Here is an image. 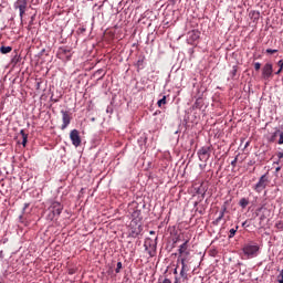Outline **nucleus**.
I'll list each match as a JSON object with an SVG mask.
<instances>
[{"label": "nucleus", "mask_w": 283, "mask_h": 283, "mask_svg": "<svg viewBox=\"0 0 283 283\" xmlns=\"http://www.w3.org/2000/svg\"><path fill=\"white\" fill-rule=\"evenodd\" d=\"M157 240H158L157 238L156 239L146 238L144 242L145 250L147 251L149 258H156V247L158 244Z\"/></svg>", "instance_id": "f257e3e1"}, {"label": "nucleus", "mask_w": 283, "mask_h": 283, "mask_svg": "<svg viewBox=\"0 0 283 283\" xmlns=\"http://www.w3.org/2000/svg\"><path fill=\"white\" fill-rule=\"evenodd\" d=\"M260 251L259 245H253V244H245L242 248V252L248 258V260H251V258H258V253Z\"/></svg>", "instance_id": "f03ea898"}, {"label": "nucleus", "mask_w": 283, "mask_h": 283, "mask_svg": "<svg viewBox=\"0 0 283 283\" xmlns=\"http://www.w3.org/2000/svg\"><path fill=\"white\" fill-rule=\"evenodd\" d=\"M268 185H269V177H266V175H262L259 181L256 182V185L254 186V191H256V193H262V190L266 189Z\"/></svg>", "instance_id": "7ed1b4c3"}, {"label": "nucleus", "mask_w": 283, "mask_h": 283, "mask_svg": "<svg viewBox=\"0 0 283 283\" xmlns=\"http://www.w3.org/2000/svg\"><path fill=\"white\" fill-rule=\"evenodd\" d=\"M198 156L202 163H207L208 159L211 157V148L209 146L200 148L198 151Z\"/></svg>", "instance_id": "20e7f679"}, {"label": "nucleus", "mask_w": 283, "mask_h": 283, "mask_svg": "<svg viewBox=\"0 0 283 283\" xmlns=\"http://www.w3.org/2000/svg\"><path fill=\"white\" fill-rule=\"evenodd\" d=\"M14 8L15 10H19L20 19H23V14H25V10H28V0H17Z\"/></svg>", "instance_id": "39448f33"}, {"label": "nucleus", "mask_w": 283, "mask_h": 283, "mask_svg": "<svg viewBox=\"0 0 283 283\" xmlns=\"http://www.w3.org/2000/svg\"><path fill=\"white\" fill-rule=\"evenodd\" d=\"M70 139L74 147H81V134L78 133V130L76 129L71 130Z\"/></svg>", "instance_id": "423d86ee"}, {"label": "nucleus", "mask_w": 283, "mask_h": 283, "mask_svg": "<svg viewBox=\"0 0 283 283\" xmlns=\"http://www.w3.org/2000/svg\"><path fill=\"white\" fill-rule=\"evenodd\" d=\"M273 76V64L271 63H266L264 64V66L262 67V77L265 81H269V78Z\"/></svg>", "instance_id": "0eeeda50"}, {"label": "nucleus", "mask_w": 283, "mask_h": 283, "mask_svg": "<svg viewBox=\"0 0 283 283\" xmlns=\"http://www.w3.org/2000/svg\"><path fill=\"white\" fill-rule=\"evenodd\" d=\"M198 39H200V31L192 30V31L188 32L187 43H189V45H193L196 43V41H198Z\"/></svg>", "instance_id": "6e6552de"}, {"label": "nucleus", "mask_w": 283, "mask_h": 283, "mask_svg": "<svg viewBox=\"0 0 283 283\" xmlns=\"http://www.w3.org/2000/svg\"><path fill=\"white\" fill-rule=\"evenodd\" d=\"M179 258L182 260V258H186L189 255V240H186L180 247H179Z\"/></svg>", "instance_id": "1a4fd4ad"}, {"label": "nucleus", "mask_w": 283, "mask_h": 283, "mask_svg": "<svg viewBox=\"0 0 283 283\" xmlns=\"http://www.w3.org/2000/svg\"><path fill=\"white\" fill-rule=\"evenodd\" d=\"M49 211H52L53 213L61 216L63 211V205H61V202L59 201H53L49 207Z\"/></svg>", "instance_id": "9d476101"}, {"label": "nucleus", "mask_w": 283, "mask_h": 283, "mask_svg": "<svg viewBox=\"0 0 283 283\" xmlns=\"http://www.w3.org/2000/svg\"><path fill=\"white\" fill-rule=\"evenodd\" d=\"M61 114L63 120L61 129H67V126L72 122V117L70 116V113L67 111H61Z\"/></svg>", "instance_id": "9b49d317"}, {"label": "nucleus", "mask_w": 283, "mask_h": 283, "mask_svg": "<svg viewBox=\"0 0 283 283\" xmlns=\"http://www.w3.org/2000/svg\"><path fill=\"white\" fill-rule=\"evenodd\" d=\"M224 213H227V207H223L220 211L219 217L214 220L213 224H220L222 218H224Z\"/></svg>", "instance_id": "f8f14e48"}, {"label": "nucleus", "mask_w": 283, "mask_h": 283, "mask_svg": "<svg viewBox=\"0 0 283 283\" xmlns=\"http://www.w3.org/2000/svg\"><path fill=\"white\" fill-rule=\"evenodd\" d=\"M181 271H185L186 273H189V266L187 265V258H181Z\"/></svg>", "instance_id": "ddd939ff"}, {"label": "nucleus", "mask_w": 283, "mask_h": 283, "mask_svg": "<svg viewBox=\"0 0 283 283\" xmlns=\"http://www.w3.org/2000/svg\"><path fill=\"white\" fill-rule=\"evenodd\" d=\"M20 135L22 136V146L25 147V145H28V134L25 130L21 129Z\"/></svg>", "instance_id": "4468645a"}, {"label": "nucleus", "mask_w": 283, "mask_h": 283, "mask_svg": "<svg viewBox=\"0 0 283 283\" xmlns=\"http://www.w3.org/2000/svg\"><path fill=\"white\" fill-rule=\"evenodd\" d=\"M239 205L242 209H247V207H249V200L247 198H242L240 201H239Z\"/></svg>", "instance_id": "2eb2a0df"}, {"label": "nucleus", "mask_w": 283, "mask_h": 283, "mask_svg": "<svg viewBox=\"0 0 283 283\" xmlns=\"http://www.w3.org/2000/svg\"><path fill=\"white\" fill-rule=\"evenodd\" d=\"M0 52L1 54H10V52H12V49L11 46H1Z\"/></svg>", "instance_id": "dca6fc26"}, {"label": "nucleus", "mask_w": 283, "mask_h": 283, "mask_svg": "<svg viewBox=\"0 0 283 283\" xmlns=\"http://www.w3.org/2000/svg\"><path fill=\"white\" fill-rule=\"evenodd\" d=\"M238 229H239L238 226H235V228L230 229V231H229L230 239L235 237V233H238Z\"/></svg>", "instance_id": "f3484780"}, {"label": "nucleus", "mask_w": 283, "mask_h": 283, "mask_svg": "<svg viewBox=\"0 0 283 283\" xmlns=\"http://www.w3.org/2000/svg\"><path fill=\"white\" fill-rule=\"evenodd\" d=\"M158 107H163V105H167V96H163L161 99L157 102Z\"/></svg>", "instance_id": "a211bd4d"}, {"label": "nucleus", "mask_w": 283, "mask_h": 283, "mask_svg": "<svg viewBox=\"0 0 283 283\" xmlns=\"http://www.w3.org/2000/svg\"><path fill=\"white\" fill-rule=\"evenodd\" d=\"M280 134V129L274 132L272 136L269 138V143H275V138H277V135Z\"/></svg>", "instance_id": "6ab92c4d"}, {"label": "nucleus", "mask_w": 283, "mask_h": 283, "mask_svg": "<svg viewBox=\"0 0 283 283\" xmlns=\"http://www.w3.org/2000/svg\"><path fill=\"white\" fill-rule=\"evenodd\" d=\"M56 218H59V216L57 214H55L54 212H52V211H49V214L46 216V219H49V220H56Z\"/></svg>", "instance_id": "aec40b11"}, {"label": "nucleus", "mask_w": 283, "mask_h": 283, "mask_svg": "<svg viewBox=\"0 0 283 283\" xmlns=\"http://www.w3.org/2000/svg\"><path fill=\"white\" fill-rule=\"evenodd\" d=\"M180 277L182 280V282H186L187 280H189V275L187 274V272L185 271H180Z\"/></svg>", "instance_id": "412c9836"}, {"label": "nucleus", "mask_w": 283, "mask_h": 283, "mask_svg": "<svg viewBox=\"0 0 283 283\" xmlns=\"http://www.w3.org/2000/svg\"><path fill=\"white\" fill-rule=\"evenodd\" d=\"M140 233V224H138L133 231H132V235L136 237Z\"/></svg>", "instance_id": "4be33fe9"}, {"label": "nucleus", "mask_w": 283, "mask_h": 283, "mask_svg": "<svg viewBox=\"0 0 283 283\" xmlns=\"http://www.w3.org/2000/svg\"><path fill=\"white\" fill-rule=\"evenodd\" d=\"M277 65H279V67H281V69H279L277 72H275V74H282V70H283V60H280V61L277 62Z\"/></svg>", "instance_id": "5701e85b"}, {"label": "nucleus", "mask_w": 283, "mask_h": 283, "mask_svg": "<svg viewBox=\"0 0 283 283\" xmlns=\"http://www.w3.org/2000/svg\"><path fill=\"white\" fill-rule=\"evenodd\" d=\"M262 67V64L260 62L254 63V70L255 72H260V69Z\"/></svg>", "instance_id": "b1692460"}, {"label": "nucleus", "mask_w": 283, "mask_h": 283, "mask_svg": "<svg viewBox=\"0 0 283 283\" xmlns=\"http://www.w3.org/2000/svg\"><path fill=\"white\" fill-rule=\"evenodd\" d=\"M277 282L283 283V270H281L280 274L277 275Z\"/></svg>", "instance_id": "393cba45"}, {"label": "nucleus", "mask_w": 283, "mask_h": 283, "mask_svg": "<svg viewBox=\"0 0 283 283\" xmlns=\"http://www.w3.org/2000/svg\"><path fill=\"white\" fill-rule=\"evenodd\" d=\"M266 54H276L277 50L266 49Z\"/></svg>", "instance_id": "a878e982"}, {"label": "nucleus", "mask_w": 283, "mask_h": 283, "mask_svg": "<svg viewBox=\"0 0 283 283\" xmlns=\"http://www.w3.org/2000/svg\"><path fill=\"white\" fill-rule=\"evenodd\" d=\"M231 74L232 76H235V74H238V66H233Z\"/></svg>", "instance_id": "bb28decb"}, {"label": "nucleus", "mask_w": 283, "mask_h": 283, "mask_svg": "<svg viewBox=\"0 0 283 283\" xmlns=\"http://www.w3.org/2000/svg\"><path fill=\"white\" fill-rule=\"evenodd\" d=\"M277 144H279V145H283V132L280 133V138H279Z\"/></svg>", "instance_id": "cd10ccee"}, {"label": "nucleus", "mask_w": 283, "mask_h": 283, "mask_svg": "<svg viewBox=\"0 0 283 283\" xmlns=\"http://www.w3.org/2000/svg\"><path fill=\"white\" fill-rule=\"evenodd\" d=\"M120 269H123V263L118 262L117 263V269H116V273H118L120 271Z\"/></svg>", "instance_id": "c85d7f7f"}, {"label": "nucleus", "mask_w": 283, "mask_h": 283, "mask_svg": "<svg viewBox=\"0 0 283 283\" xmlns=\"http://www.w3.org/2000/svg\"><path fill=\"white\" fill-rule=\"evenodd\" d=\"M276 157L279 158V160H282V158H283V153H282V151L276 153Z\"/></svg>", "instance_id": "c756f323"}, {"label": "nucleus", "mask_w": 283, "mask_h": 283, "mask_svg": "<svg viewBox=\"0 0 283 283\" xmlns=\"http://www.w3.org/2000/svg\"><path fill=\"white\" fill-rule=\"evenodd\" d=\"M175 283H182V277L181 276L180 277L176 276L175 277Z\"/></svg>", "instance_id": "7c9ffc66"}, {"label": "nucleus", "mask_w": 283, "mask_h": 283, "mask_svg": "<svg viewBox=\"0 0 283 283\" xmlns=\"http://www.w3.org/2000/svg\"><path fill=\"white\" fill-rule=\"evenodd\" d=\"M158 283H171V280H169V279H164L163 281H159Z\"/></svg>", "instance_id": "2f4dec72"}, {"label": "nucleus", "mask_w": 283, "mask_h": 283, "mask_svg": "<svg viewBox=\"0 0 283 283\" xmlns=\"http://www.w3.org/2000/svg\"><path fill=\"white\" fill-rule=\"evenodd\" d=\"M237 163H238V158H235L234 160H232V163H231L232 167H235Z\"/></svg>", "instance_id": "473e14b6"}, {"label": "nucleus", "mask_w": 283, "mask_h": 283, "mask_svg": "<svg viewBox=\"0 0 283 283\" xmlns=\"http://www.w3.org/2000/svg\"><path fill=\"white\" fill-rule=\"evenodd\" d=\"M275 171H276V174L280 172V171H282V166H277V167L275 168Z\"/></svg>", "instance_id": "72a5a7b5"}, {"label": "nucleus", "mask_w": 283, "mask_h": 283, "mask_svg": "<svg viewBox=\"0 0 283 283\" xmlns=\"http://www.w3.org/2000/svg\"><path fill=\"white\" fill-rule=\"evenodd\" d=\"M137 65L138 66L143 65V60L137 61Z\"/></svg>", "instance_id": "f704fd0d"}, {"label": "nucleus", "mask_w": 283, "mask_h": 283, "mask_svg": "<svg viewBox=\"0 0 283 283\" xmlns=\"http://www.w3.org/2000/svg\"><path fill=\"white\" fill-rule=\"evenodd\" d=\"M280 163H282V160H281V159H279L277 161H274V165H279V166H281V165H280Z\"/></svg>", "instance_id": "c9c22d12"}, {"label": "nucleus", "mask_w": 283, "mask_h": 283, "mask_svg": "<svg viewBox=\"0 0 283 283\" xmlns=\"http://www.w3.org/2000/svg\"><path fill=\"white\" fill-rule=\"evenodd\" d=\"M174 274H175V275H178V269H175V270H174Z\"/></svg>", "instance_id": "e433bc0d"}, {"label": "nucleus", "mask_w": 283, "mask_h": 283, "mask_svg": "<svg viewBox=\"0 0 283 283\" xmlns=\"http://www.w3.org/2000/svg\"><path fill=\"white\" fill-rule=\"evenodd\" d=\"M134 224H136L135 220L132 221L130 227H134Z\"/></svg>", "instance_id": "4c0bfd02"}, {"label": "nucleus", "mask_w": 283, "mask_h": 283, "mask_svg": "<svg viewBox=\"0 0 283 283\" xmlns=\"http://www.w3.org/2000/svg\"><path fill=\"white\" fill-rule=\"evenodd\" d=\"M154 233H156V232H154V231H150V235H154Z\"/></svg>", "instance_id": "58836bf2"}]
</instances>
